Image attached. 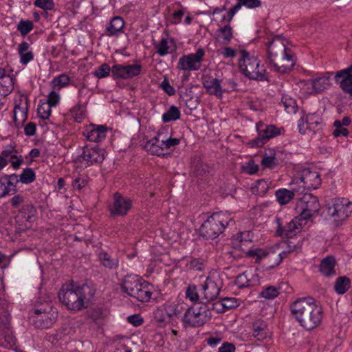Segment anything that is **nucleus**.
Listing matches in <instances>:
<instances>
[{"label": "nucleus", "mask_w": 352, "mask_h": 352, "mask_svg": "<svg viewBox=\"0 0 352 352\" xmlns=\"http://www.w3.org/2000/svg\"><path fill=\"white\" fill-rule=\"evenodd\" d=\"M96 288L88 283L77 285L73 281L63 284L58 293L60 302L68 309L80 311L88 307Z\"/></svg>", "instance_id": "f257e3e1"}, {"label": "nucleus", "mask_w": 352, "mask_h": 352, "mask_svg": "<svg viewBox=\"0 0 352 352\" xmlns=\"http://www.w3.org/2000/svg\"><path fill=\"white\" fill-rule=\"evenodd\" d=\"M292 316L307 331L317 327L322 319V309L311 297L299 298L290 305Z\"/></svg>", "instance_id": "f03ea898"}, {"label": "nucleus", "mask_w": 352, "mask_h": 352, "mask_svg": "<svg viewBox=\"0 0 352 352\" xmlns=\"http://www.w3.org/2000/svg\"><path fill=\"white\" fill-rule=\"evenodd\" d=\"M230 223H234L230 213L224 211L213 212L201 224L199 234L206 240L216 239Z\"/></svg>", "instance_id": "7ed1b4c3"}, {"label": "nucleus", "mask_w": 352, "mask_h": 352, "mask_svg": "<svg viewBox=\"0 0 352 352\" xmlns=\"http://www.w3.org/2000/svg\"><path fill=\"white\" fill-rule=\"evenodd\" d=\"M121 287L124 292L142 302H148L153 294V286L135 274L125 276Z\"/></svg>", "instance_id": "20e7f679"}, {"label": "nucleus", "mask_w": 352, "mask_h": 352, "mask_svg": "<svg viewBox=\"0 0 352 352\" xmlns=\"http://www.w3.org/2000/svg\"><path fill=\"white\" fill-rule=\"evenodd\" d=\"M287 249L276 254L274 251H268L262 248H254L246 252V256L255 260V263H258L263 258H274V262L269 266V269H274L278 266L282 261L286 258L291 253L298 252L301 250L302 242L298 241L294 244L292 241L287 242Z\"/></svg>", "instance_id": "39448f33"}, {"label": "nucleus", "mask_w": 352, "mask_h": 352, "mask_svg": "<svg viewBox=\"0 0 352 352\" xmlns=\"http://www.w3.org/2000/svg\"><path fill=\"white\" fill-rule=\"evenodd\" d=\"M211 317L209 305L206 302H198L186 310L182 320L186 327H199L206 324Z\"/></svg>", "instance_id": "423d86ee"}, {"label": "nucleus", "mask_w": 352, "mask_h": 352, "mask_svg": "<svg viewBox=\"0 0 352 352\" xmlns=\"http://www.w3.org/2000/svg\"><path fill=\"white\" fill-rule=\"evenodd\" d=\"M240 72L250 79L256 80H267L266 72L263 65H260L258 58L243 50L239 60Z\"/></svg>", "instance_id": "0eeeda50"}, {"label": "nucleus", "mask_w": 352, "mask_h": 352, "mask_svg": "<svg viewBox=\"0 0 352 352\" xmlns=\"http://www.w3.org/2000/svg\"><path fill=\"white\" fill-rule=\"evenodd\" d=\"M205 56V50L199 47L194 53L182 56L178 60L177 68L184 72L198 71L201 67Z\"/></svg>", "instance_id": "6e6552de"}, {"label": "nucleus", "mask_w": 352, "mask_h": 352, "mask_svg": "<svg viewBox=\"0 0 352 352\" xmlns=\"http://www.w3.org/2000/svg\"><path fill=\"white\" fill-rule=\"evenodd\" d=\"M296 209L300 211L298 217L306 222L319 211L320 204L317 197L305 193L297 202Z\"/></svg>", "instance_id": "1a4fd4ad"}, {"label": "nucleus", "mask_w": 352, "mask_h": 352, "mask_svg": "<svg viewBox=\"0 0 352 352\" xmlns=\"http://www.w3.org/2000/svg\"><path fill=\"white\" fill-rule=\"evenodd\" d=\"M81 150L78 160L85 167L101 164L104 160V150L98 145H86Z\"/></svg>", "instance_id": "9d476101"}, {"label": "nucleus", "mask_w": 352, "mask_h": 352, "mask_svg": "<svg viewBox=\"0 0 352 352\" xmlns=\"http://www.w3.org/2000/svg\"><path fill=\"white\" fill-rule=\"evenodd\" d=\"M258 136L252 140L250 144L252 147H260L266 144L270 139L274 138L284 131L283 128H278L275 125L265 124L262 122L256 123Z\"/></svg>", "instance_id": "9b49d317"}, {"label": "nucleus", "mask_w": 352, "mask_h": 352, "mask_svg": "<svg viewBox=\"0 0 352 352\" xmlns=\"http://www.w3.org/2000/svg\"><path fill=\"white\" fill-rule=\"evenodd\" d=\"M352 212V202L346 198H336L327 209L329 216L333 217L336 221H343Z\"/></svg>", "instance_id": "f8f14e48"}, {"label": "nucleus", "mask_w": 352, "mask_h": 352, "mask_svg": "<svg viewBox=\"0 0 352 352\" xmlns=\"http://www.w3.org/2000/svg\"><path fill=\"white\" fill-rule=\"evenodd\" d=\"M46 307L45 309L36 308L34 311L35 315L33 316V324L36 328L49 329L56 320L57 312L53 311L47 302Z\"/></svg>", "instance_id": "ddd939ff"}, {"label": "nucleus", "mask_w": 352, "mask_h": 352, "mask_svg": "<svg viewBox=\"0 0 352 352\" xmlns=\"http://www.w3.org/2000/svg\"><path fill=\"white\" fill-rule=\"evenodd\" d=\"M133 201L131 199L116 192L113 197V201L109 206V210L111 217H124L132 208Z\"/></svg>", "instance_id": "4468645a"}, {"label": "nucleus", "mask_w": 352, "mask_h": 352, "mask_svg": "<svg viewBox=\"0 0 352 352\" xmlns=\"http://www.w3.org/2000/svg\"><path fill=\"white\" fill-rule=\"evenodd\" d=\"M276 221L278 224L276 230V236L287 239L292 238L299 233L302 229V225L306 223L298 216L294 218L285 226L280 223V219L279 218L276 219Z\"/></svg>", "instance_id": "2eb2a0df"}, {"label": "nucleus", "mask_w": 352, "mask_h": 352, "mask_svg": "<svg viewBox=\"0 0 352 352\" xmlns=\"http://www.w3.org/2000/svg\"><path fill=\"white\" fill-rule=\"evenodd\" d=\"M142 70V65L138 63L129 65L115 64L112 66L111 74L114 78L131 79L138 76Z\"/></svg>", "instance_id": "dca6fc26"}, {"label": "nucleus", "mask_w": 352, "mask_h": 352, "mask_svg": "<svg viewBox=\"0 0 352 352\" xmlns=\"http://www.w3.org/2000/svg\"><path fill=\"white\" fill-rule=\"evenodd\" d=\"M221 290L219 280L212 276H208L205 282L201 285V294L203 295L201 299L207 302L214 300Z\"/></svg>", "instance_id": "f3484780"}, {"label": "nucleus", "mask_w": 352, "mask_h": 352, "mask_svg": "<svg viewBox=\"0 0 352 352\" xmlns=\"http://www.w3.org/2000/svg\"><path fill=\"white\" fill-rule=\"evenodd\" d=\"M268 58L273 63L278 54L282 55V59L292 61V56L287 52L285 41L280 38H276L268 44Z\"/></svg>", "instance_id": "a211bd4d"}, {"label": "nucleus", "mask_w": 352, "mask_h": 352, "mask_svg": "<svg viewBox=\"0 0 352 352\" xmlns=\"http://www.w3.org/2000/svg\"><path fill=\"white\" fill-rule=\"evenodd\" d=\"M333 73L326 72L320 75L309 80H300L297 83L299 87H307L312 88H324L331 86L330 79Z\"/></svg>", "instance_id": "6ab92c4d"}, {"label": "nucleus", "mask_w": 352, "mask_h": 352, "mask_svg": "<svg viewBox=\"0 0 352 352\" xmlns=\"http://www.w3.org/2000/svg\"><path fill=\"white\" fill-rule=\"evenodd\" d=\"M18 182V176L16 174L0 177V199L14 194L16 192Z\"/></svg>", "instance_id": "aec40b11"}, {"label": "nucleus", "mask_w": 352, "mask_h": 352, "mask_svg": "<svg viewBox=\"0 0 352 352\" xmlns=\"http://www.w3.org/2000/svg\"><path fill=\"white\" fill-rule=\"evenodd\" d=\"M107 130L108 128L106 125L91 124L87 127L83 135L90 142H99L106 138Z\"/></svg>", "instance_id": "412c9836"}, {"label": "nucleus", "mask_w": 352, "mask_h": 352, "mask_svg": "<svg viewBox=\"0 0 352 352\" xmlns=\"http://www.w3.org/2000/svg\"><path fill=\"white\" fill-rule=\"evenodd\" d=\"M300 180L307 189H317L321 184L319 173L316 171H312L309 168L302 170Z\"/></svg>", "instance_id": "4be33fe9"}, {"label": "nucleus", "mask_w": 352, "mask_h": 352, "mask_svg": "<svg viewBox=\"0 0 352 352\" xmlns=\"http://www.w3.org/2000/svg\"><path fill=\"white\" fill-rule=\"evenodd\" d=\"M334 79L340 88H352V64L349 67L337 72Z\"/></svg>", "instance_id": "5701e85b"}, {"label": "nucleus", "mask_w": 352, "mask_h": 352, "mask_svg": "<svg viewBox=\"0 0 352 352\" xmlns=\"http://www.w3.org/2000/svg\"><path fill=\"white\" fill-rule=\"evenodd\" d=\"M144 149L151 155L164 156L165 153L164 152L163 146L161 145V134H158L157 136L148 140L144 144Z\"/></svg>", "instance_id": "b1692460"}, {"label": "nucleus", "mask_w": 352, "mask_h": 352, "mask_svg": "<svg viewBox=\"0 0 352 352\" xmlns=\"http://www.w3.org/2000/svg\"><path fill=\"white\" fill-rule=\"evenodd\" d=\"M336 261L333 256H327L323 258L319 266V272L325 277H332L336 275Z\"/></svg>", "instance_id": "393cba45"}, {"label": "nucleus", "mask_w": 352, "mask_h": 352, "mask_svg": "<svg viewBox=\"0 0 352 352\" xmlns=\"http://www.w3.org/2000/svg\"><path fill=\"white\" fill-rule=\"evenodd\" d=\"M18 151L15 147L12 145H8L4 150L1 151V157L7 160L10 158L11 160L12 166L14 169H18L23 162V158L21 155H17Z\"/></svg>", "instance_id": "a878e982"}, {"label": "nucleus", "mask_w": 352, "mask_h": 352, "mask_svg": "<svg viewBox=\"0 0 352 352\" xmlns=\"http://www.w3.org/2000/svg\"><path fill=\"white\" fill-rule=\"evenodd\" d=\"M280 152H276L274 149L269 148L263 155L261 164L263 168L274 169L280 164Z\"/></svg>", "instance_id": "bb28decb"}, {"label": "nucleus", "mask_w": 352, "mask_h": 352, "mask_svg": "<svg viewBox=\"0 0 352 352\" xmlns=\"http://www.w3.org/2000/svg\"><path fill=\"white\" fill-rule=\"evenodd\" d=\"M252 336L259 341L265 340L269 334V330L266 322L262 320H256L252 324Z\"/></svg>", "instance_id": "cd10ccee"}, {"label": "nucleus", "mask_w": 352, "mask_h": 352, "mask_svg": "<svg viewBox=\"0 0 352 352\" xmlns=\"http://www.w3.org/2000/svg\"><path fill=\"white\" fill-rule=\"evenodd\" d=\"M157 53L160 56H164L176 50V45L172 38H162L156 45Z\"/></svg>", "instance_id": "c85d7f7f"}, {"label": "nucleus", "mask_w": 352, "mask_h": 352, "mask_svg": "<svg viewBox=\"0 0 352 352\" xmlns=\"http://www.w3.org/2000/svg\"><path fill=\"white\" fill-rule=\"evenodd\" d=\"M98 257L101 265L109 270H116L119 265L118 259L116 257H113L104 250H100L98 252Z\"/></svg>", "instance_id": "c756f323"}, {"label": "nucleus", "mask_w": 352, "mask_h": 352, "mask_svg": "<svg viewBox=\"0 0 352 352\" xmlns=\"http://www.w3.org/2000/svg\"><path fill=\"white\" fill-rule=\"evenodd\" d=\"M30 45L26 41H23L18 46V54L20 57V63L26 65L34 59V54L30 50Z\"/></svg>", "instance_id": "7c9ffc66"}, {"label": "nucleus", "mask_w": 352, "mask_h": 352, "mask_svg": "<svg viewBox=\"0 0 352 352\" xmlns=\"http://www.w3.org/2000/svg\"><path fill=\"white\" fill-rule=\"evenodd\" d=\"M124 25L123 19L120 16H115L106 27V34L109 36H117L122 32Z\"/></svg>", "instance_id": "2f4dec72"}, {"label": "nucleus", "mask_w": 352, "mask_h": 352, "mask_svg": "<svg viewBox=\"0 0 352 352\" xmlns=\"http://www.w3.org/2000/svg\"><path fill=\"white\" fill-rule=\"evenodd\" d=\"M180 96L190 110H195L199 104V98L192 94V89H182Z\"/></svg>", "instance_id": "473e14b6"}, {"label": "nucleus", "mask_w": 352, "mask_h": 352, "mask_svg": "<svg viewBox=\"0 0 352 352\" xmlns=\"http://www.w3.org/2000/svg\"><path fill=\"white\" fill-rule=\"evenodd\" d=\"M89 96L83 101L79 100L76 105L70 109L71 116L76 122L80 123L85 118V104L87 102Z\"/></svg>", "instance_id": "72a5a7b5"}, {"label": "nucleus", "mask_w": 352, "mask_h": 352, "mask_svg": "<svg viewBox=\"0 0 352 352\" xmlns=\"http://www.w3.org/2000/svg\"><path fill=\"white\" fill-rule=\"evenodd\" d=\"M165 314L168 317L170 322L175 320V318H178L181 316L183 307L180 305H173V304H167L165 303L163 305Z\"/></svg>", "instance_id": "f704fd0d"}, {"label": "nucleus", "mask_w": 352, "mask_h": 352, "mask_svg": "<svg viewBox=\"0 0 352 352\" xmlns=\"http://www.w3.org/2000/svg\"><path fill=\"white\" fill-rule=\"evenodd\" d=\"M275 196L280 205H285L294 199V192L286 188H280L275 192Z\"/></svg>", "instance_id": "c9c22d12"}, {"label": "nucleus", "mask_w": 352, "mask_h": 352, "mask_svg": "<svg viewBox=\"0 0 352 352\" xmlns=\"http://www.w3.org/2000/svg\"><path fill=\"white\" fill-rule=\"evenodd\" d=\"M307 128L309 131H316L321 128L322 124V118L315 113H309L306 116Z\"/></svg>", "instance_id": "e433bc0d"}, {"label": "nucleus", "mask_w": 352, "mask_h": 352, "mask_svg": "<svg viewBox=\"0 0 352 352\" xmlns=\"http://www.w3.org/2000/svg\"><path fill=\"white\" fill-rule=\"evenodd\" d=\"M28 109L29 107H26L25 109H22L21 108H14L13 119L16 128L19 129L21 127L28 119Z\"/></svg>", "instance_id": "4c0bfd02"}, {"label": "nucleus", "mask_w": 352, "mask_h": 352, "mask_svg": "<svg viewBox=\"0 0 352 352\" xmlns=\"http://www.w3.org/2000/svg\"><path fill=\"white\" fill-rule=\"evenodd\" d=\"M351 286V280L346 276L337 278L335 281L334 290L338 294H344Z\"/></svg>", "instance_id": "58836bf2"}, {"label": "nucleus", "mask_w": 352, "mask_h": 352, "mask_svg": "<svg viewBox=\"0 0 352 352\" xmlns=\"http://www.w3.org/2000/svg\"><path fill=\"white\" fill-rule=\"evenodd\" d=\"M270 188L269 182L265 179H258L255 182L252 187V191L254 194L259 196H263Z\"/></svg>", "instance_id": "ea45409f"}, {"label": "nucleus", "mask_w": 352, "mask_h": 352, "mask_svg": "<svg viewBox=\"0 0 352 352\" xmlns=\"http://www.w3.org/2000/svg\"><path fill=\"white\" fill-rule=\"evenodd\" d=\"M181 116V113L179 109L174 105H172L168 110L162 115V121L164 123L170 121H175L179 120Z\"/></svg>", "instance_id": "a19ab883"}, {"label": "nucleus", "mask_w": 352, "mask_h": 352, "mask_svg": "<svg viewBox=\"0 0 352 352\" xmlns=\"http://www.w3.org/2000/svg\"><path fill=\"white\" fill-rule=\"evenodd\" d=\"M186 297L188 298L191 302L198 303L202 302L199 300H202L203 295L201 296L198 294L197 287L195 285L190 284L186 289Z\"/></svg>", "instance_id": "79ce46f5"}, {"label": "nucleus", "mask_w": 352, "mask_h": 352, "mask_svg": "<svg viewBox=\"0 0 352 352\" xmlns=\"http://www.w3.org/2000/svg\"><path fill=\"white\" fill-rule=\"evenodd\" d=\"M219 37L221 40V42L225 45L228 44L230 42L233 35L232 28L229 25H224L223 27L219 28Z\"/></svg>", "instance_id": "37998d69"}, {"label": "nucleus", "mask_w": 352, "mask_h": 352, "mask_svg": "<svg viewBox=\"0 0 352 352\" xmlns=\"http://www.w3.org/2000/svg\"><path fill=\"white\" fill-rule=\"evenodd\" d=\"M279 289L275 286H267L263 287L260 293V296L265 299H274L279 295Z\"/></svg>", "instance_id": "c03bdc74"}, {"label": "nucleus", "mask_w": 352, "mask_h": 352, "mask_svg": "<svg viewBox=\"0 0 352 352\" xmlns=\"http://www.w3.org/2000/svg\"><path fill=\"white\" fill-rule=\"evenodd\" d=\"M52 107L46 101L41 100L37 108L38 116L43 120L47 119L51 114Z\"/></svg>", "instance_id": "a18cd8bd"}, {"label": "nucleus", "mask_w": 352, "mask_h": 352, "mask_svg": "<svg viewBox=\"0 0 352 352\" xmlns=\"http://www.w3.org/2000/svg\"><path fill=\"white\" fill-rule=\"evenodd\" d=\"M234 283L239 288H244L254 285L252 280L248 278V272L239 274L236 277Z\"/></svg>", "instance_id": "49530a36"}, {"label": "nucleus", "mask_w": 352, "mask_h": 352, "mask_svg": "<svg viewBox=\"0 0 352 352\" xmlns=\"http://www.w3.org/2000/svg\"><path fill=\"white\" fill-rule=\"evenodd\" d=\"M179 143V138L170 137L164 139L161 137V145L163 146L164 152L165 151H173Z\"/></svg>", "instance_id": "de8ad7c7"}, {"label": "nucleus", "mask_w": 352, "mask_h": 352, "mask_svg": "<svg viewBox=\"0 0 352 352\" xmlns=\"http://www.w3.org/2000/svg\"><path fill=\"white\" fill-rule=\"evenodd\" d=\"M20 182L23 184H28L33 182L36 179L34 171L31 168H25L19 176Z\"/></svg>", "instance_id": "09e8293b"}, {"label": "nucleus", "mask_w": 352, "mask_h": 352, "mask_svg": "<svg viewBox=\"0 0 352 352\" xmlns=\"http://www.w3.org/2000/svg\"><path fill=\"white\" fill-rule=\"evenodd\" d=\"M111 69L108 64L103 63L93 72V75L98 78H106L111 73Z\"/></svg>", "instance_id": "8fccbe9b"}, {"label": "nucleus", "mask_w": 352, "mask_h": 352, "mask_svg": "<svg viewBox=\"0 0 352 352\" xmlns=\"http://www.w3.org/2000/svg\"><path fill=\"white\" fill-rule=\"evenodd\" d=\"M70 79L66 74H60L52 82V85L54 88H61L69 85Z\"/></svg>", "instance_id": "3c124183"}, {"label": "nucleus", "mask_w": 352, "mask_h": 352, "mask_svg": "<svg viewBox=\"0 0 352 352\" xmlns=\"http://www.w3.org/2000/svg\"><path fill=\"white\" fill-rule=\"evenodd\" d=\"M154 318L160 324H166L170 322L168 317L165 314L164 306L157 307L153 313Z\"/></svg>", "instance_id": "603ef678"}, {"label": "nucleus", "mask_w": 352, "mask_h": 352, "mask_svg": "<svg viewBox=\"0 0 352 352\" xmlns=\"http://www.w3.org/2000/svg\"><path fill=\"white\" fill-rule=\"evenodd\" d=\"M33 27L34 25L31 21L21 20L17 25V30L21 35L25 36L32 30Z\"/></svg>", "instance_id": "864d4df0"}, {"label": "nucleus", "mask_w": 352, "mask_h": 352, "mask_svg": "<svg viewBox=\"0 0 352 352\" xmlns=\"http://www.w3.org/2000/svg\"><path fill=\"white\" fill-rule=\"evenodd\" d=\"M25 107H29L28 96L24 94H19L14 99V108L25 109Z\"/></svg>", "instance_id": "5fc2aeb1"}, {"label": "nucleus", "mask_w": 352, "mask_h": 352, "mask_svg": "<svg viewBox=\"0 0 352 352\" xmlns=\"http://www.w3.org/2000/svg\"><path fill=\"white\" fill-rule=\"evenodd\" d=\"M187 266L189 269L196 270V271H202L205 267L204 260L203 258H192L188 263Z\"/></svg>", "instance_id": "6e6d98bb"}, {"label": "nucleus", "mask_w": 352, "mask_h": 352, "mask_svg": "<svg viewBox=\"0 0 352 352\" xmlns=\"http://www.w3.org/2000/svg\"><path fill=\"white\" fill-rule=\"evenodd\" d=\"M34 5L44 10H52L55 6L54 0H35Z\"/></svg>", "instance_id": "4d7b16f0"}, {"label": "nucleus", "mask_w": 352, "mask_h": 352, "mask_svg": "<svg viewBox=\"0 0 352 352\" xmlns=\"http://www.w3.org/2000/svg\"><path fill=\"white\" fill-rule=\"evenodd\" d=\"M221 300L223 302V307L226 309V311L239 306L238 300L236 298L226 297L221 298Z\"/></svg>", "instance_id": "13d9d810"}, {"label": "nucleus", "mask_w": 352, "mask_h": 352, "mask_svg": "<svg viewBox=\"0 0 352 352\" xmlns=\"http://www.w3.org/2000/svg\"><path fill=\"white\" fill-rule=\"evenodd\" d=\"M52 107L56 106L60 101V95L54 89L47 95V98L45 100Z\"/></svg>", "instance_id": "bf43d9fd"}, {"label": "nucleus", "mask_w": 352, "mask_h": 352, "mask_svg": "<svg viewBox=\"0 0 352 352\" xmlns=\"http://www.w3.org/2000/svg\"><path fill=\"white\" fill-rule=\"evenodd\" d=\"M14 85V79L10 75L0 78V86L2 88H11Z\"/></svg>", "instance_id": "052dcab7"}, {"label": "nucleus", "mask_w": 352, "mask_h": 352, "mask_svg": "<svg viewBox=\"0 0 352 352\" xmlns=\"http://www.w3.org/2000/svg\"><path fill=\"white\" fill-rule=\"evenodd\" d=\"M186 9L183 7L181 9L175 11L172 14V23L179 24L182 23V17L184 16Z\"/></svg>", "instance_id": "680f3d73"}, {"label": "nucleus", "mask_w": 352, "mask_h": 352, "mask_svg": "<svg viewBox=\"0 0 352 352\" xmlns=\"http://www.w3.org/2000/svg\"><path fill=\"white\" fill-rule=\"evenodd\" d=\"M219 54L224 58H232L236 56V52L235 50L230 47H226L223 49H221L219 51Z\"/></svg>", "instance_id": "e2e57ef3"}, {"label": "nucleus", "mask_w": 352, "mask_h": 352, "mask_svg": "<svg viewBox=\"0 0 352 352\" xmlns=\"http://www.w3.org/2000/svg\"><path fill=\"white\" fill-rule=\"evenodd\" d=\"M221 81L216 78L210 77L208 81L204 83V88H221Z\"/></svg>", "instance_id": "0e129e2a"}, {"label": "nucleus", "mask_w": 352, "mask_h": 352, "mask_svg": "<svg viewBox=\"0 0 352 352\" xmlns=\"http://www.w3.org/2000/svg\"><path fill=\"white\" fill-rule=\"evenodd\" d=\"M127 321L134 327H139L143 323V318L138 314L129 316Z\"/></svg>", "instance_id": "69168bd1"}, {"label": "nucleus", "mask_w": 352, "mask_h": 352, "mask_svg": "<svg viewBox=\"0 0 352 352\" xmlns=\"http://www.w3.org/2000/svg\"><path fill=\"white\" fill-rule=\"evenodd\" d=\"M236 347L232 343L224 342L219 348L218 352H235Z\"/></svg>", "instance_id": "338daca9"}, {"label": "nucleus", "mask_w": 352, "mask_h": 352, "mask_svg": "<svg viewBox=\"0 0 352 352\" xmlns=\"http://www.w3.org/2000/svg\"><path fill=\"white\" fill-rule=\"evenodd\" d=\"M36 126L34 122L28 123L24 127V133L27 136H32L36 133Z\"/></svg>", "instance_id": "774afa93"}]
</instances>
